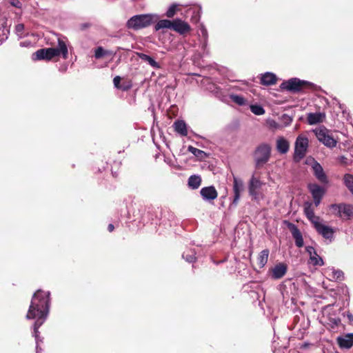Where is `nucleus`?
Masks as SVG:
<instances>
[{
	"instance_id": "nucleus-1",
	"label": "nucleus",
	"mask_w": 353,
	"mask_h": 353,
	"mask_svg": "<svg viewBox=\"0 0 353 353\" xmlns=\"http://www.w3.org/2000/svg\"><path fill=\"white\" fill-rule=\"evenodd\" d=\"M50 292L37 290L32 296L30 305L26 314L27 319H36L34 323V336L37 343V353H39V328L47 319L50 308Z\"/></svg>"
},
{
	"instance_id": "nucleus-2",
	"label": "nucleus",
	"mask_w": 353,
	"mask_h": 353,
	"mask_svg": "<svg viewBox=\"0 0 353 353\" xmlns=\"http://www.w3.org/2000/svg\"><path fill=\"white\" fill-rule=\"evenodd\" d=\"M59 56H61L64 59H66L68 57V50L63 44L59 51L52 48V46L50 48L39 49L32 54V59L35 61H50L52 59Z\"/></svg>"
},
{
	"instance_id": "nucleus-3",
	"label": "nucleus",
	"mask_w": 353,
	"mask_h": 353,
	"mask_svg": "<svg viewBox=\"0 0 353 353\" xmlns=\"http://www.w3.org/2000/svg\"><path fill=\"white\" fill-rule=\"evenodd\" d=\"M158 19L157 15L152 14L134 15L128 21L126 26L130 29L137 30L150 26Z\"/></svg>"
},
{
	"instance_id": "nucleus-4",
	"label": "nucleus",
	"mask_w": 353,
	"mask_h": 353,
	"mask_svg": "<svg viewBox=\"0 0 353 353\" xmlns=\"http://www.w3.org/2000/svg\"><path fill=\"white\" fill-rule=\"evenodd\" d=\"M314 132L317 139L325 146L330 148L336 147L337 140L334 137L333 133L325 127L316 128Z\"/></svg>"
},
{
	"instance_id": "nucleus-5",
	"label": "nucleus",
	"mask_w": 353,
	"mask_h": 353,
	"mask_svg": "<svg viewBox=\"0 0 353 353\" xmlns=\"http://www.w3.org/2000/svg\"><path fill=\"white\" fill-rule=\"evenodd\" d=\"M308 139L306 137L299 135L295 141L294 155V159L296 161H299L305 156L307 147Z\"/></svg>"
},
{
	"instance_id": "nucleus-6",
	"label": "nucleus",
	"mask_w": 353,
	"mask_h": 353,
	"mask_svg": "<svg viewBox=\"0 0 353 353\" xmlns=\"http://www.w3.org/2000/svg\"><path fill=\"white\" fill-rule=\"evenodd\" d=\"M270 147L268 144L259 145L254 154L256 166L259 168L266 163L270 157Z\"/></svg>"
},
{
	"instance_id": "nucleus-7",
	"label": "nucleus",
	"mask_w": 353,
	"mask_h": 353,
	"mask_svg": "<svg viewBox=\"0 0 353 353\" xmlns=\"http://www.w3.org/2000/svg\"><path fill=\"white\" fill-rule=\"evenodd\" d=\"M330 208L342 219H350L353 217V205L351 204H332Z\"/></svg>"
},
{
	"instance_id": "nucleus-8",
	"label": "nucleus",
	"mask_w": 353,
	"mask_h": 353,
	"mask_svg": "<svg viewBox=\"0 0 353 353\" xmlns=\"http://www.w3.org/2000/svg\"><path fill=\"white\" fill-rule=\"evenodd\" d=\"M307 188L314 199V203L317 207L325 193V190L316 183H310Z\"/></svg>"
},
{
	"instance_id": "nucleus-9",
	"label": "nucleus",
	"mask_w": 353,
	"mask_h": 353,
	"mask_svg": "<svg viewBox=\"0 0 353 353\" xmlns=\"http://www.w3.org/2000/svg\"><path fill=\"white\" fill-rule=\"evenodd\" d=\"M313 226L316 229V232L321 234L323 238L331 240L333 237L334 230L332 228L323 223L321 219L314 222Z\"/></svg>"
},
{
	"instance_id": "nucleus-10",
	"label": "nucleus",
	"mask_w": 353,
	"mask_h": 353,
	"mask_svg": "<svg viewBox=\"0 0 353 353\" xmlns=\"http://www.w3.org/2000/svg\"><path fill=\"white\" fill-rule=\"evenodd\" d=\"M46 43L51 46L52 48L57 50L58 51L63 45L65 46V48L68 49V40L65 37L53 34L50 37H46Z\"/></svg>"
},
{
	"instance_id": "nucleus-11",
	"label": "nucleus",
	"mask_w": 353,
	"mask_h": 353,
	"mask_svg": "<svg viewBox=\"0 0 353 353\" xmlns=\"http://www.w3.org/2000/svg\"><path fill=\"white\" fill-rule=\"evenodd\" d=\"M288 270V265L284 263L275 265L269 270L270 275L273 279H280L285 276Z\"/></svg>"
},
{
	"instance_id": "nucleus-12",
	"label": "nucleus",
	"mask_w": 353,
	"mask_h": 353,
	"mask_svg": "<svg viewBox=\"0 0 353 353\" xmlns=\"http://www.w3.org/2000/svg\"><path fill=\"white\" fill-rule=\"evenodd\" d=\"M305 83V81H301L297 78H292L288 81L283 82L281 84V87L287 90L295 92L300 90Z\"/></svg>"
},
{
	"instance_id": "nucleus-13",
	"label": "nucleus",
	"mask_w": 353,
	"mask_h": 353,
	"mask_svg": "<svg viewBox=\"0 0 353 353\" xmlns=\"http://www.w3.org/2000/svg\"><path fill=\"white\" fill-rule=\"evenodd\" d=\"M287 226L288 229L290 230L293 238L295 240V245L298 248H301L303 246V239L302 236V234L299 230L298 227L294 223L287 222Z\"/></svg>"
},
{
	"instance_id": "nucleus-14",
	"label": "nucleus",
	"mask_w": 353,
	"mask_h": 353,
	"mask_svg": "<svg viewBox=\"0 0 353 353\" xmlns=\"http://www.w3.org/2000/svg\"><path fill=\"white\" fill-rule=\"evenodd\" d=\"M172 30L179 33L180 34H185L188 33L190 30V26L185 21L176 19L173 20Z\"/></svg>"
},
{
	"instance_id": "nucleus-15",
	"label": "nucleus",
	"mask_w": 353,
	"mask_h": 353,
	"mask_svg": "<svg viewBox=\"0 0 353 353\" xmlns=\"http://www.w3.org/2000/svg\"><path fill=\"white\" fill-rule=\"evenodd\" d=\"M244 188L243 183L242 180L237 179L234 176L233 181V192L234 194L232 204L236 205L241 197V193L243 192Z\"/></svg>"
},
{
	"instance_id": "nucleus-16",
	"label": "nucleus",
	"mask_w": 353,
	"mask_h": 353,
	"mask_svg": "<svg viewBox=\"0 0 353 353\" xmlns=\"http://www.w3.org/2000/svg\"><path fill=\"white\" fill-rule=\"evenodd\" d=\"M314 175L321 183H327L328 179L323 167L316 161H314L312 166Z\"/></svg>"
},
{
	"instance_id": "nucleus-17",
	"label": "nucleus",
	"mask_w": 353,
	"mask_h": 353,
	"mask_svg": "<svg viewBox=\"0 0 353 353\" xmlns=\"http://www.w3.org/2000/svg\"><path fill=\"white\" fill-rule=\"evenodd\" d=\"M200 194L204 201L209 202L214 200L218 196L217 191L214 186H208L201 188Z\"/></svg>"
},
{
	"instance_id": "nucleus-18",
	"label": "nucleus",
	"mask_w": 353,
	"mask_h": 353,
	"mask_svg": "<svg viewBox=\"0 0 353 353\" xmlns=\"http://www.w3.org/2000/svg\"><path fill=\"white\" fill-rule=\"evenodd\" d=\"M262 185L263 183L255 176V174L254 173L248 185L250 194L256 198L258 196V190L261 188Z\"/></svg>"
},
{
	"instance_id": "nucleus-19",
	"label": "nucleus",
	"mask_w": 353,
	"mask_h": 353,
	"mask_svg": "<svg viewBox=\"0 0 353 353\" xmlns=\"http://www.w3.org/2000/svg\"><path fill=\"white\" fill-rule=\"evenodd\" d=\"M303 210L307 218L314 224V222L318 221L320 217L315 216L314 212L313 204L311 202H305L303 205Z\"/></svg>"
},
{
	"instance_id": "nucleus-20",
	"label": "nucleus",
	"mask_w": 353,
	"mask_h": 353,
	"mask_svg": "<svg viewBox=\"0 0 353 353\" xmlns=\"http://www.w3.org/2000/svg\"><path fill=\"white\" fill-rule=\"evenodd\" d=\"M339 345L342 348L349 349L353 346V333L347 334L337 338Z\"/></svg>"
},
{
	"instance_id": "nucleus-21",
	"label": "nucleus",
	"mask_w": 353,
	"mask_h": 353,
	"mask_svg": "<svg viewBox=\"0 0 353 353\" xmlns=\"http://www.w3.org/2000/svg\"><path fill=\"white\" fill-rule=\"evenodd\" d=\"M325 117L324 113L321 112H314V113H309L307 114V123L310 125H314L319 123L323 122Z\"/></svg>"
},
{
	"instance_id": "nucleus-22",
	"label": "nucleus",
	"mask_w": 353,
	"mask_h": 353,
	"mask_svg": "<svg viewBox=\"0 0 353 353\" xmlns=\"http://www.w3.org/2000/svg\"><path fill=\"white\" fill-rule=\"evenodd\" d=\"M289 142L283 137H279L276 140V150L281 154H285L289 150Z\"/></svg>"
},
{
	"instance_id": "nucleus-23",
	"label": "nucleus",
	"mask_w": 353,
	"mask_h": 353,
	"mask_svg": "<svg viewBox=\"0 0 353 353\" xmlns=\"http://www.w3.org/2000/svg\"><path fill=\"white\" fill-rule=\"evenodd\" d=\"M276 77L271 72H265L261 78V83L265 85H274L276 82Z\"/></svg>"
},
{
	"instance_id": "nucleus-24",
	"label": "nucleus",
	"mask_w": 353,
	"mask_h": 353,
	"mask_svg": "<svg viewBox=\"0 0 353 353\" xmlns=\"http://www.w3.org/2000/svg\"><path fill=\"white\" fill-rule=\"evenodd\" d=\"M174 130L180 135L185 137L188 134L186 123L182 120H177L174 123Z\"/></svg>"
},
{
	"instance_id": "nucleus-25",
	"label": "nucleus",
	"mask_w": 353,
	"mask_h": 353,
	"mask_svg": "<svg viewBox=\"0 0 353 353\" xmlns=\"http://www.w3.org/2000/svg\"><path fill=\"white\" fill-rule=\"evenodd\" d=\"M138 57L143 61L148 63L154 68H159V64L151 57L143 53H137Z\"/></svg>"
},
{
	"instance_id": "nucleus-26",
	"label": "nucleus",
	"mask_w": 353,
	"mask_h": 353,
	"mask_svg": "<svg viewBox=\"0 0 353 353\" xmlns=\"http://www.w3.org/2000/svg\"><path fill=\"white\" fill-rule=\"evenodd\" d=\"M173 25V21H170L168 19H162L159 21L154 26V29L156 31H158L161 29L169 28L172 29Z\"/></svg>"
},
{
	"instance_id": "nucleus-27",
	"label": "nucleus",
	"mask_w": 353,
	"mask_h": 353,
	"mask_svg": "<svg viewBox=\"0 0 353 353\" xmlns=\"http://www.w3.org/2000/svg\"><path fill=\"white\" fill-rule=\"evenodd\" d=\"M269 256V250H262L259 256H258V263L260 268H263L268 260Z\"/></svg>"
},
{
	"instance_id": "nucleus-28",
	"label": "nucleus",
	"mask_w": 353,
	"mask_h": 353,
	"mask_svg": "<svg viewBox=\"0 0 353 353\" xmlns=\"http://www.w3.org/2000/svg\"><path fill=\"white\" fill-rule=\"evenodd\" d=\"M201 183V179L198 175H192L188 179V185L192 189H197Z\"/></svg>"
},
{
	"instance_id": "nucleus-29",
	"label": "nucleus",
	"mask_w": 353,
	"mask_h": 353,
	"mask_svg": "<svg viewBox=\"0 0 353 353\" xmlns=\"http://www.w3.org/2000/svg\"><path fill=\"white\" fill-rule=\"evenodd\" d=\"M343 182L347 188L353 194V175L346 174L343 176Z\"/></svg>"
},
{
	"instance_id": "nucleus-30",
	"label": "nucleus",
	"mask_w": 353,
	"mask_h": 353,
	"mask_svg": "<svg viewBox=\"0 0 353 353\" xmlns=\"http://www.w3.org/2000/svg\"><path fill=\"white\" fill-rule=\"evenodd\" d=\"M183 258L189 263H192L195 261V252L192 250H188L183 252Z\"/></svg>"
},
{
	"instance_id": "nucleus-31",
	"label": "nucleus",
	"mask_w": 353,
	"mask_h": 353,
	"mask_svg": "<svg viewBox=\"0 0 353 353\" xmlns=\"http://www.w3.org/2000/svg\"><path fill=\"white\" fill-rule=\"evenodd\" d=\"M329 271H331L332 274H329V276L331 277L332 280H342L343 279V272L339 270L330 269Z\"/></svg>"
},
{
	"instance_id": "nucleus-32",
	"label": "nucleus",
	"mask_w": 353,
	"mask_h": 353,
	"mask_svg": "<svg viewBox=\"0 0 353 353\" xmlns=\"http://www.w3.org/2000/svg\"><path fill=\"white\" fill-rule=\"evenodd\" d=\"M310 263L314 265L322 266L324 264L323 259L316 252L310 257Z\"/></svg>"
},
{
	"instance_id": "nucleus-33",
	"label": "nucleus",
	"mask_w": 353,
	"mask_h": 353,
	"mask_svg": "<svg viewBox=\"0 0 353 353\" xmlns=\"http://www.w3.org/2000/svg\"><path fill=\"white\" fill-rule=\"evenodd\" d=\"M251 112L256 115H263L265 113L264 108L260 105H250Z\"/></svg>"
},
{
	"instance_id": "nucleus-34",
	"label": "nucleus",
	"mask_w": 353,
	"mask_h": 353,
	"mask_svg": "<svg viewBox=\"0 0 353 353\" xmlns=\"http://www.w3.org/2000/svg\"><path fill=\"white\" fill-rule=\"evenodd\" d=\"M111 54V52L107 50H105L102 47H98L94 53V57L96 59H100L105 55Z\"/></svg>"
},
{
	"instance_id": "nucleus-35",
	"label": "nucleus",
	"mask_w": 353,
	"mask_h": 353,
	"mask_svg": "<svg viewBox=\"0 0 353 353\" xmlns=\"http://www.w3.org/2000/svg\"><path fill=\"white\" fill-rule=\"evenodd\" d=\"M230 98L232 100V101H234L235 103L239 105H243L245 103V99L241 96L232 94L230 96Z\"/></svg>"
},
{
	"instance_id": "nucleus-36",
	"label": "nucleus",
	"mask_w": 353,
	"mask_h": 353,
	"mask_svg": "<svg viewBox=\"0 0 353 353\" xmlns=\"http://www.w3.org/2000/svg\"><path fill=\"white\" fill-rule=\"evenodd\" d=\"M176 8H177V5L176 4H172L171 5L169 8L168 9L167 12H166V16L168 17V18H172L174 17V15L176 13Z\"/></svg>"
},
{
	"instance_id": "nucleus-37",
	"label": "nucleus",
	"mask_w": 353,
	"mask_h": 353,
	"mask_svg": "<svg viewBox=\"0 0 353 353\" xmlns=\"http://www.w3.org/2000/svg\"><path fill=\"white\" fill-rule=\"evenodd\" d=\"M281 119L283 123V126H288L292 121V117H290L289 115H288L286 114H284L283 115H282V117H281Z\"/></svg>"
},
{
	"instance_id": "nucleus-38",
	"label": "nucleus",
	"mask_w": 353,
	"mask_h": 353,
	"mask_svg": "<svg viewBox=\"0 0 353 353\" xmlns=\"http://www.w3.org/2000/svg\"><path fill=\"white\" fill-rule=\"evenodd\" d=\"M188 151L192 153L196 157H200L201 154H204V152L196 148L193 146H189L188 147Z\"/></svg>"
},
{
	"instance_id": "nucleus-39",
	"label": "nucleus",
	"mask_w": 353,
	"mask_h": 353,
	"mask_svg": "<svg viewBox=\"0 0 353 353\" xmlns=\"http://www.w3.org/2000/svg\"><path fill=\"white\" fill-rule=\"evenodd\" d=\"M268 124L270 128H274V129H278V128H280L282 127L277 122H276L274 120H272V119L268 120Z\"/></svg>"
},
{
	"instance_id": "nucleus-40",
	"label": "nucleus",
	"mask_w": 353,
	"mask_h": 353,
	"mask_svg": "<svg viewBox=\"0 0 353 353\" xmlns=\"http://www.w3.org/2000/svg\"><path fill=\"white\" fill-rule=\"evenodd\" d=\"M10 3L15 8H20L22 6V3L19 0H9Z\"/></svg>"
},
{
	"instance_id": "nucleus-41",
	"label": "nucleus",
	"mask_w": 353,
	"mask_h": 353,
	"mask_svg": "<svg viewBox=\"0 0 353 353\" xmlns=\"http://www.w3.org/2000/svg\"><path fill=\"white\" fill-rule=\"evenodd\" d=\"M306 251L309 254L310 257H311L312 256L314 255V254L316 253L315 249L313 247H312V246H307L306 248Z\"/></svg>"
},
{
	"instance_id": "nucleus-42",
	"label": "nucleus",
	"mask_w": 353,
	"mask_h": 353,
	"mask_svg": "<svg viewBox=\"0 0 353 353\" xmlns=\"http://www.w3.org/2000/svg\"><path fill=\"white\" fill-rule=\"evenodd\" d=\"M23 28L24 26L22 23H19L16 26V31L19 35H21Z\"/></svg>"
},
{
	"instance_id": "nucleus-43",
	"label": "nucleus",
	"mask_w": 353,
	"mask_h": 353,
	"mask_svg": "<svg viewBox=\"0 0 353 353\" xmlns=\"http://www.w3.org/2000/svg\"><path fill=\"white\" fill-rule=\"evenodd\" d=\"M121 81V78L119 76H117L113 79L114 85L116 88H119V83Z\"/></svg>"
},
{
	"instance_id": "nucleus-44",
	"label": "nucleus",
	"mask_w": 353,
	"mask_h": 353,
	"mask_svg": "<svg viewBox=\"0 0 353 353\" xmlns=\"http://www.w3.org/2000/svg\"><path fill=\"white\" fill-rule=\"evenodd\" d=\"M201 32L202 37H203V39H208V32L205 27L201 26Z\"/></svg>"
},
{
	"instance_id": "nucleus-45",
	"label": "nucleus",
	"mask_w": 353,
	"mask_h": 353,
	"mask_svg": "<svg viewBox=\"0 0 353 353\" xmlns=\"http://www.w3.org/2000/svg\"><path fill=\"white\" fill-rule=\"evenodd\" d=\"M2 31L3 32V35L5 36V37L0 39V45L2 44L3 42L8 38L7 34L8 33V30L6 28H3Z\"/></svg>"
},
{
	"instance_id": "nucleus-46",
	"label": "nucleus",
	"mask_w": 353,
	"mask_h": 353,
	"mask_svg": "<svg viewBox=\"0 0 353 353\" xmlns=\"http://www.w3.org/2000/svg\"><path fill=\"white\" fill-rule=\"evenodd\" d=\"M114 225L112 224H109L108 227V229L109 230V232H112L114 230Z\"/></svg>"
},
{
	"instance_id": "nucleus-47",
	"label": "nucleus",
	"mask_w": 353,
	"mask_h": 353,
	"mask_svg": "<svg viewBox=\"0 0 353 353\" xmlns=\"http://www.w3.org/2000/svg\"><path fill=\"white\" fill-rule=\"evenodd\" d=\"M206 46H207V39H204V41H203V43L202 44V48L203 50H205Z\"/></svg>"
},
{
	"instance_id": "nucleus-48",
	"label": "nucleus",
	"mask_w": 353,
	"mask_h": 353,
	"mask_svg": "<svg viewBox=\"0 0 353 353\" xmlns=\"http://www.w3.org/2000/svg\"><path fill=\"white\" fill-rule=\"evenodd\" d=\"M348 316H349L350 319L352 318V314L349 315Z\"/></svg>"
},
{
	"instance_id": "nucleus-49",
	"label": "nucleus",
	"mask_w": 353,
	"mask_h": 353,
	"mask_svg": "<svg viewBox=\"0 0 353 353\" xmlns=\"http://www.w3.org/2000/svg\"><path fill=\"white\" fill-rule=\"evenodd\" d=\"M20 46H23V43H20Z\"/></svg>"
}]
</instances>
